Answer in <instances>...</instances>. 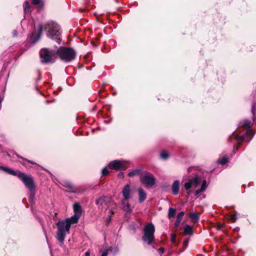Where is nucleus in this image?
<instances>
[{"mask_svg":"<svg viewBox=\"0 0 256 256\" xmlns=\"http://www.w3.org/2000/svg\"><path fill=\"white\" fill-rule=\"evenodd\" d=\"M43 28L44 30H47L46 36L48 38L55 40L58 44L60 43L62 41L61 30L59 26L54 21L49 20L44 26L42 24H39L36 36H32L31 38L32 42L33 44H35L40 40L42 33Z\"/></svg>","mask_w":256,"mask_h":256,"instance_id":"nucleus-1","label":"nucleus"},{"mask_svg":"<svg viewBox=\"0 0 256 256\" xmlns=\"http://www.w3.org/2000/svg\"><path fill=\"white\" fill-rule=\"evenodd\" d=\"M80 218L74 214L70 218H68L64 220H59L56 223L58 228L56 238L59 242H64L66 234L70 233L71 225L76 224Z\"/></svg>","mask_w":256,"mask_h":256,"instance_id":"nucleus-2","label":"nucleus"},{"mask_svg":"<svg viewBox=\"0 0 256 256\" xmlns=\"http://www.w3.org/2000/svg\"><path fill=\"white\" fill-rule=\"evenodd\" d=\"M56 55L63 62H69L74 59L76 52L72 48L60 46L56 50Z\"/></svg>","mask_w":256,"mask_h":256,"instance_id":"nucleus-3","label":"nucleus"},{"mask_svg":"<svg viewBox=\"0 0 256 256\" xmlns=\"http://www.w3.org/2000/svg\"><path fill=\"white\" fill-rule=\"evenodd\" d=\"M155 232L154 226L152 222L146 224L143 229L144 234L142 236V240L148 245L152 244L154 240V234Z\"/></svg>","mask_w":256,"mask_h":256,"instance_id":"nucleus-4","label":"nucleus"},{"mask_svg":"<svg viewBox=\"0 0 256 256\" xmlns=\"http://www.w3.org/2000/svg\"><path fill=\"white\" fill-rule=\"evenodd\" d=\"M55 55H56V50H54L44 48L40 51V60L42 63L54 62Z\"/></svg>","mask_w":256,"mask_h":256,"instance_id":"nucleus-5","label":"nucleus"},{"mask_svg":"<svg viewBox=\"0 0 256 256\" xmlns=\"http://www.w3.org/2000/svg\"><path fill=\"white\" fill-rule=\"evenodd\" d=\"M22 182L30 190L28 197L30 201V202H33L36 194V186L32 176L30 175L24 176L22 178Z\"/></svg>","mask_w":256,"mask_h":256,"instance_id":"nucleus-6","label":"nucleus"},{"mask_svg":"<svg viewBox=\"0 0 256 256\" xmlns=\"http://www.w3.org/2000/svg\"><path fill=\"white\" fill-rule=\"evenodd\" d=\"M141 182L147 188L154 186L156 182V178L152 173L145 171L144 174L140 178Z\"/></svg>","mask_w":256,"mask_h":256,"instance_id":"nucleus-7","label":"nucleus"},{"mask_svg":"<svg viewBox=\"0 0 256 256\" xmlns=\"http://www.w3.org/2000/svg\"><path fill=\"white\" fill-rule=\"evenodd\" d=\"M201 182L200 178L196 176L194 178L188 180V182L184 184V188L186 190H188L192 188H197Z\"/></svg>","mask_w":256,"mask_h":256,"instance_id":"nucleus-8","label":"nucleus"},{"mask_svg":"<svg viewBox=\"0 0 256 256\" xmlns=\"http://www.w3.org/2000/svg\"><path fill=\"white\" fill-rule=\"evenodd\" d=\"M0 170H2L6 173L10 175L17 176L22 181V178L27 176V175L20 171L15 172L12 169L6 166H0Z\"/></svg>","mask_w":256,"mask_h":256,"instance_id":"nucleus-9","label":"nucleus"},{"mask_svg":"<svg viewBox=\"0 0 256 256\" xmlns=\"http://www.w3.org/2000/svg\"><path fill=\"white\" fill-rule=\"evenodd\" d=\"M108 167L111 170H124L126 166L120 160H114L109 162Z\"/></svg>","mask_w":256,"mask_h":256,"instance_id":"nucleus-10","label":"nucleus"},{"mask_svg":"<svg viewBox=\"0 0 256 256\" xmlns=\"http://www.w3.org/2000/svg\"><path fill=\"white\" fill-rule=\"evenodd\" d=\"M252 96L254 102L252 106L251 112L252 114L253 122H255L256 121V90L252 92Z\"/></svg>","mask_w":256,"mask_h":256,"instance_id":"nucleus-11","label":"nucleus"},{"mask_svg":"<svg viewBox=\"0 0 256 256\" xmlns=\"http://www.w3.org/2000/svg\"><path fill=\"white\" fill-rule=\"evenodd\" d=\"M130 188L128 184L125 185L122 190V196L125 200L130 199Z\"/></svg>","mask_w":256,"mask_h":256,"instance_id":"nucleus-12","label":"nucleus"},{"mask_svg":"<svg viewBox=\"0 0 256 256\" xmlns=\"http://www.w3.org/2000/svg\"><path fill=\"white\" fill-rule=\"evenodd\" d=\"M74 215L80 218L82 214V208L78 203H74L73 205Z\"/></svg>","mask_w":256,"mask_h":256,"instance_id":"nucleus-13","label":"nucleus"},{"mask_svg":"<svg viewBox=\"0 0 256 256\" xmlns=\"http://www.w3.org/2000/svg\"><path fill=\"white\" fill-rule=\"evenodd\" d=\"M180 183L179 180H175L173 182L172 186V190L173 194L176 195L178 194L180 190Z\"/></svg>","mask_w":256,"mask_h":256,"instance_id":"nucleus-14","label":"nucleus"},{"mask_svg":"<svg viewBox=\"0 0 256 256\" xmlns=\"http://www.w3.org/2000/svg\"><path fill=\"white\" fill-rule=\"evenodd\" d=\"M138 192L139 196L138 202L140 203H142L146 198V194L144 190L141 188H138Z\"/></svg>","mask_w":256,"mask_h":256,"instance_id":"nucleus-15","label":"nucleus"},{"mask_svg":"<svg viewBox=\"0 0 256 256\" xmlns=\"http://www.w3.org/2000/svg\"><path fill=\"white\" fill-rule=\"evenodd\" d=\"M64 186L68 188L70 191L73 193H76L78 192V188L75 187L70 182H64Z\"/></svg>","mask_w":256,"mask_h":256,"instance_id":"nucleus-16","label":"nucleus"},{"mask_svg":"<svg viewBox=\"0 0 256 256\" xmlns=\"http://www.w3.org/2000/svg\"><path fill=\"white\" fill-rule=\"evenodd\" d=\"M184 212H179L177 216H176V219L174 222V226L176 228H177L179 226L180 223L182 221V216H184Z\"/></svg>","mask_w":256,"mask_h":256,"instance_id":"nucleus-17","label":"nucleus"},{"mask_svg":"<svg viewBox=\"0 0 256 256\" xmlns=\"http://www.w3.org/2000/svg\"><path fill=\"white\" fill-rule=\"evenodd\" d=\"M233 137L234 138L236 142L240 143L243 142L245 140L244 136H238L237 134H234V132L232 135L230 136L228 139L230 140Z\"/></svg>","mask_w":256,"mask_h":256,"instance_id":"nucleus-18","label":"nucleus"},{"mask_svg":"<svg viewBox=\"0 0 256 256\" xmlns=\"http://www.w3.org/2000/svg\"><path fill=\"white\" fill-rule=\"evenodd\" d=\"M184 234L185 235H192L193 234L192 226L186 224L184 228Z\"/></svg>","mask_w":256,"mask_h":256,"instance_id":"nucleus-19","label":"nucleus"},{"mask_svg":"<svg viewBox=\"0 0 256 256\" xmlns=\"http://www.w3.org/2000/svg\"><path fill=\"white\" fill-rule=\"evenodd\" d=\"M142 170L141 168H136L133 170L128 173V176L130 177L138 175L142 172Z\"/></svg>","mask_w":256,"mask_h":256,"instance_id":"nucleus-20","label":"nucleus"},{"mask_svg":"<svg viewBox=\"0 0 256 256\" xmlns=\"http://www.w3.org/2000/svg\"><path fill=\"white\" fill-rule=\"evenodd\" d=\"M252 124L251 122L248 120H245L242 122H240L238 124L239 127H242L243 126L252 127Z\"/></svg>","mask_w":256,"mask_h":256,"instance_id":"nucleus-21","label":"nucleus"},{"mask_svg":"<svg viewBox=\"0 0 256 256\" xmlns=\"http://www.w3.org/2000/svg\"><path fill=\"white\" fill-rule=\"evenodd\" d=\"M106 197L104 196H101L96 200V204L97 205L102 206L104 204H106Z\"/></svg>","mask_w":256,"mask_h":256,"instance_id":"nucleus-22","label":"nucleus"},{"mask_svg":"<svg viewBox=\"0 0 256 256\" xmlns=\"http://www.w3.org/2000/svg\"><path fill=\"white\" fill-rule=\"evenodd\" d=\"M24 12L25 14L30 12V7L28 1H25L24 2Z\"/></svg>","mask_w":256,"mask_h":256,"instance_id":"nucleus-23","label":"nucleus"},{"mask_svg":"<svg viewBox=\"0 0 256 256\" xmlns=\"http://www.w3.org/2000/svg\"><path fill=\"white\" fill-rule=\"evenodd\" d=\"M169 154L168 152L166 150L162 151L160 154V158L164 160H167Z\"/></svg>","mask_w":256,"mask_h":256,"instance_id":"nucleus-24","label":"nucleus"},{"mask_svg":"<svg viewBox=\"0 0 256 256\" xmlns=\"http://www.w3.org/2000/svg\"><path fill=\"white\" fill-rule=\"evenodd\" d=\"M176 214V209L172 208H170L168 209V216L170 218H173Z\"/></svg>","mask_w":256,"mask_h":256,"instance_id":"nucleus-25","label":"nucleus"},{"mask_svg":"<svg viewBox=\"0 0 256 256\" xmlns=\"http://www.w3.org/2000/svg\"><path fill=\"white\" fill-rule=\"evenodd\" d=\"M32 3L34 5H38L40 7H42L44 6L42 0H32Z\"/></svg>","mask_w":256,"mask_h":256,"instance_id":"nucleus-26","label":"nucleus"},{"mask_svg":"<svg viewBox=\"0 0 256 256\" xmlns=\"http://www.w3.org/2000/svg\"><path fill=\"white\" fill-rule=\"evenodd\" d=\"M190 218L195 220H198L199 218L198 214L196 212H191L190 214Z\"/></svg>","mask_w":256,"mask_h":256,"instance_id":"nucleus-27","label":"nucleus"},{"mask_svg":"<svg viewBox=\"0 0 256 256\" xmlns=\"http://www.w3.org/2000/svg\"><path fill=\"white\" fill-rule=\"evenodd\" d=\"M124 204L123 208L124 210L126 211L127 212L130 213L132 211L130 209V204L128 203Z\"/></svg>","mask_w":256,"mask_h":256,"instance_id":"nucleus-28","label":"nucleus"},{"mask_svg":"<svg viewBox=\"0 0 256 256\" xmlns=\"http://www.w3.org/2000/svg\"><path fill=\"white\" fill-rule=\"evenodd\" d=\"M108 250V252H112L114 255H116L118 251V248L117 247H110Z\"/></svg>","mask_w":256,"mask_h":256,"instance_id":"nucleus-29","label":"nucleus"},{"mask_svg":"<svg viewBox=\"0 0 256 256\" xmlns=\"http://www.w3.org/2000/svg\"><path fill=\"white\" fill-rule=\"evenodd\" d=\"M207 186L208 185L206 183V180H203L200 188L201 190H202L203 192L205 191L207 188Z\"/></svg>","mask_w":256,"mask_h":256,"instance_id":"nucleus-30","label":"nucleus"},{"mask_svg":"<svg viewBox=\"0 0 256 256\" xmlns=\"http://www.w3.org/2000/svg\"><path fill=\"white\" fill-rule=\"evenodd\" d=\"M16 156H17V158H21L22 160H24L26 162H28L30 163V164H34L35 163L33 162V161H32V160H28L26 158H25L22 156H20L18 154H16V153H15Z\"/></svg>","mask_w":256,"mask_h":256,"instance_id":"nucleus-31","label":"nucleus"},{"mask_svg":"<svg viewBox=\"0 0 256 256\" xmlns=\"http://www.w3.org/2000/svg\"><path fill=\"white\" fill-rule=\"evenodd\" d=\"M219 162L222 164V165H224L226 163H227V162H228V158L226 157H224L222 158L221 159H220L219 160H218Z\"/></svg>","mask_w":256,"mask_h":256,"instance_id":"nucleus-32","label":"nucleus"},{"mask_svg":"<svg viewBox=\"0 0 256 256\" xmlns=\"http://www.w3.org/2000/svg\"><path fill=\"white\" fill-rule=\"evenodd\" d=\"M102 173L103 176H106L109 173V171L106 167L104 168L102 170Z\"/></svg>","mask_w":256,"mask_h":256,"instance_id":"nucleus-33","label":"nucleus"},{"mask_svg":"<svg viewBox=\"0 0 256 256\" xmlns=\"http://www.w3.org/2000/svg\"><path fill=\"white\" fill-rule=\"evenodd\" d=\"M171 240L172 242H175L176 240V235L175 234H172L171 235Z\"/></svg>","mask_w":256,"mask_h":256,"instance_id":"nucleus-34","label":"nucleus"},{"mask_svg":"<svg viewBox=\"0 0 256 256\" xmlns=\"http://www.w3.org/2000/svg\"><path fill=\"white\" fill-rule=\"evenodd\" d=\"M230 220H232V222H236V215H231L230 216Z\"/></svg>","mask_w":256,"mask_h":256,"instance_id":"nucleus-35","label":"nucleus"},{"mask_svg":"<svg viewBox=\"0 0 256 256\" xmlns=\"http://www.w3.org/2000/svg\"><path fill=\"white\" fill-rule=\"evenodd\" d=\"M108 250L107 249L105 251L103 252L101 256H108Z\"/></svg>","mask_w":256,"mask_h":256,"instance_id":"nucleus-36","label":"nucleus"},{"mask_svg":"<svg viewBox=\"0 0 256 256\" xmlns=\"http://www.w3.org/2000/svg\"><path fill=\"white\" fill-rule=\"evenodd\" d=\"M252 133V130L251 129H248L246 131V132L245 133V135L248 136V135Z\"/></svg>","mask_w":256,"mask_h":256,"instance_id":"nucleus-37","label":"nucleus"},{"mask_svg":"<svg viewBox=\"0 0 256 256\" xmlns=\"http://www.w3.org/2000/svg\"><path fill=\"white\" fill-rule=\"evenodd\" d=\"M203 191L201 190V189H198V190H197L195 191V192H194V196H197L199 194H200L201 192H202Z\"/></svg>","mask_w":256,"mask_h":256,"instance_id":"nucleus-38","label":"nucleus"},{"mask_svg":"<svg viewBox=\"0 0 256 256\" xmlns=\"http://www.w3.org/2000/svg\"><path fill=\"white\" fill-rule=\"evenodd\" d=\"M118 176L122 178H124V173L122 172H119L118 174Z\"/></svg>","mask_w":256,"mask_h":256,"instance_id":"nucleus-39","label":"nucleus"},{"mask_svg":"<svg viewBox=\"0 0 256 256\" xmlns=\"http://www.w3.org/2000/svg\"><path fill=\"white\" fill-rule=\"evenodd\" d=\"M183 242H184V244L186 246H187V245H188V239H185V240H184Z\"/></svg>","mask_w":256,"mask_h":256,"instance_id":"nucleus-40","label":"nucleus"},{"mask_svg":"<svg viewBox=\"0 0 256 256\" xmlns=\"http://www.w3.org/2000/svg\"><path fill=\"white\" fill-rule=\"evenodd\" d=\"M158 252L161 254H163L164 252V249L162 248H160L158 249Z\"/></svg>","mask_w":256,"mask_h":256,"instance_id":"nucleus-41","label":"nucleus"},{"mask_svg":"<svg viewBox=\"0 0 256 256\" xmlns=\"http://www.w3.org/2000/svg\"><path fill=\"white\" fill-rule=\"evenodd\" d=\"M12 34L14 36H16L18 35V32L16 30H14L12 31Z\"/></svg>","mask_w":256,"mask_h":256,"instance_id":"nucleus-42","label":"nucleus"},{"mask_svg":"<svg viewBox=\"0 0 256 256\" xmlns=\"http://www.w3.org/2000/svg\"><path fill=\"white\" fill-rule=\"evenodd\" d=\"M240 147V146H234V151H236L237 150H238V148Z\"/></svg>","mask_w":256,"mask_h":256,"instance_id":"nucleus-43","label":"nucleus"},{"mask_svg":"<svg viewBox=\"0 0 256 256\" xmlns=\"http://www.w3.org/2000/svg\"><path fill=\"white\" fill-rule=\"evenodd\" d=\"M112 216H110L108 218V220H107V222H110L111 220H112Z\"/></svg>","mask_w":256,"mask_h":256,"instance_id":"nucleus-44","label":"nucleus"},{"mask_svg":"<svg viewBox=\"0 0 256 256\" xmlns=\"http://www.w3.org/2000/svg\"><path fill=\"white\" fill-rule=\"evenodd\" d=\"M90 252L88 251L85 253V256H90Z\"/></svg>","mask_w":256,"mask_h":256,"instance_id":"nucleus-45","label":"nucleus"},{"mask_svg":"<svg viewBox=\"0 0 256 256\" xmlns=\"http://www.w3.org/2000/svg\"><path fill=\"white\" fill-rule=\"evenodd\" d=\"M44 234H45L46 237V232H44Z\"/></svg>","mask_w":256,"mask_h":256,"instance_id":"nucleus-46","label":"nucleus"},{"mask_svg":"<svg viewBox=\"0 0 256 256\" xmlns=\"http://www.w3.org/2000/svg\"><path fill=\"white\" fill-rule=\"evenodd\" d=\"M251 140H252V138H250L248 142H250Z\"/></svg>","mask_w":256,"mask_h":256,"instance_id":"nucleus-47","label":"nucleus"},{"mask_svg":"<svg viewBox=\"0 0 256 256\" xmlns=\"http://www.w3.org/2000/svg\"><path fill=\"white\" fill-rule=\"evenodd\" d=\"M188 195H189L190 194V192H188Z\"/></svg>","mask_w":256,"mask_h":256,"instance_id":"nucleus-48","label":"nucleus"}]
</instances>
